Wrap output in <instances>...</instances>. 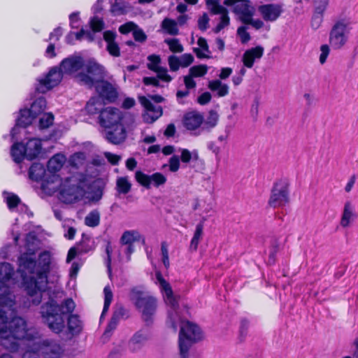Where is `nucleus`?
Masks as SVG:
<instances>
[{"label": "nucleus", "mask_w": 358, "mask_h": 358, "mask_svg": "<svg viewBox=\"0 0 358 358\" xmlns=\"http://www.w3.org/2000/svg\"><path fill=\"white\" fill-rule=\"evenodd\" d=\"M133 37L136 41L143 43L147 39V36L143 31V30L138 25H136V28L132 31Z\"/></svg>", "instance_id": "obj_50"}, {"label": "nucleus", "mask_w": 358, "mask_h": 358, "mask_svg": "<svg viewBox=\"0 0 358 358\" xmlns=\"http://www.w3.org/2000/svg\"><path fill=\"white\" fill-rule=\"evenodd\" d=\"M203 229V221L201 222L196 227V230L194 236L190 243V248L196 250L199 241L202 237Z\"/></svg>", "instance_id": "obj_39"}, {"label": "nucleus", "mask_w": 358, "mask_h": 358, "mask_svg": "<svg viewBox=\"0 0 358 358\" xmlns=\"http://www.w3.org/2000/svg\"><path fill=\"white\" fill-rule=\"evenodd\" d=\"M100 214L97 210L90 212L85 218V223L87 226L94 227L99 224Z\"/></svg>", "instance_id": "obj_42"}, {"label": "nucleus", "mask_w": 358, "mask_h": 358, "mask_svg": "<svg viewBox=\"0 0 358 358\" xmlns=\"http://www.w3.org/2000/svg\"><path fill=\"white\" fill-rule=\"evenodd\" d=\"M87 186V177L76 173L66 178L60 185L59 199L65 203H72L80 200L85 194Z\"/></svg>", "instance_id": "obj_8"}, {"label": "nucleus", "mask_w": 358, "mask_h": 358, "mask_svg": "<svg viewBox=\"0 0 358 358\" xmlns=\"http://www.w3.org/2000/svg\"><path fill=\"white\" fill-rule=\"evenodd\" d=\"M139 101L145 108V113L143 115V120L147 123H152L162 115L161 106L153 104L150 99L145 96H140Z\"/></svg>", "instance_id": "obj_16"}, {"label": "nucleus", "mask_w": 358, "mask_h": 358, "mask_svg": "<svg viewBox=\"0 0 358 358\" xmlns=\"http://www.w3.org/2000/svg\"><path fill=\"white\" fill-rule=\"evenodd\" d=\"M351 27L350 22L345 19L337 20L330 32L329 42L333 49L342 48L348 42Z\"/></svg>", "instance_id": "obj_10"}, {"label": "nucleus", "mask_w": 358, "mask_h": 358, "mask_svg": "<svg viewBox=\"0 0 358 358\" xmlns=\"http://www.w3.org/2000/svg\"><path fill=\"white\" fill-rule=\"evenodd\" d=\"M184 83L187 90L194 89L196 87V82L194 80V77L191 76L189 73L184 77Z\"/></svg>", "instance_id": "obj_64"}, {"label": "nucleus", "mask_w": 358, "mask_h": 358, "mask_svg": "<svg viewBox=\"0 0 358 358\" xmlns=\"http://www.w3.org/2000/svg\"><path fill=\"white\" fill-rule=\"evenodd\" d=\"M148 60L149 62L148 64V68L152 71L161 66L159 65L161 63V58L159 55H151L148 56Z\"/></svg>", "instance_id": "obj_44"}, {"label": "nucleus", "mask_w": 358, "mask_h": 358, "mask_svg": "<svg viewBox=\"0 0 358 358\" xmlns=\"http://www.w3.org/2000/svg\"><path fill=\"white\" fill-rule=\"evenodd\" d=\"M264 50V48L260 45L247 50L242 57L244 66L249 69L252 68L255 62L262 57Z\"/></svg>", "instance_id": "obj_24"}, {"label": "nucleus", "mask_w": 358, "mask_h": 358, "mask_svg": "<svg viewBox=\"0 0 358 358\" xmlns=\"http://www.w3.org/2000/svg\"><path fill=\"white\" fill-rule=\"evenodd\" d=\"M246 24H250L255 29H259L262 28L264 25V23L262 20L259 19H253L252 17H250V19L245 22Z\"/></svg>", "instance_id": "obj_62"}, {"label": "nucleus", "mask_w": 358, "mask_h": 358, "mask_svg": "<svg viewBox=\"0 0 358 358\" xmlns=\"http://www.w3.org/2000/svg\"><path fill=\"white\" fill-rule=\"evenodd\" d=\"M103 22L102 20L99 17H94L90 21V27L92 30L90 31L93 34V37L94 36V33L96 31H100L103 28Z\"/></svg>", "instance_id": "obj_47"}, {"label": "nucleus", "mask_w": 358, "mask_h": 358, "mask_svg": "<svg viewBox=\"0 0 358 358\" xmlns=\"http://www.w3.org/2000/svg\"><path fill=\"white\" fill-rule=\"evenodd\" d=\"M104 156L113 165H117L121 159L120 156L110 153L109 152H105Z\"/></svg>", "instance_id": "obj_63"}, {"label": "nucleus", "mask_w": 358, "mask_h": 358, "mask_svg": "<svg viewBox=\"0 0 358 358\" xmlns=\"http://www.w3.org/2000/svg\"><path fill=\"white\" fill-rule=\"evenodd\" d=\"M118 324V319L115 315L113 316L103 333V336L109 338L112 332L116 329Z\"/></svg>", "instance_id": "obj_45"}, {"label": "nucleus", "mask_w": 358, "mask_h": 358, "mask_svg": "<svg viewBox=\"0 0 358 358\" xmlns=\"http://www.w3.org/2000/svg\"><path fill=\"white\" fill-rule=\"evenodd\" d=\"M162 260L164 266L167 268L169 267V250L167 244L163 242L161 245Z\"/></svg>", "instance_id": "obj_51"}, {"label": "nucleus", "mask_w": 358, "mask_h": 358, "mask_svg": "<svg viewBox=\"0 0 358 358\" xmlns=\"http://www.w3.org/2000/svg\"><path fill=\"white\" fill-rule=\"evenodd\" d=\"M169 170L176 172L180 169V158L178 155H173L169 160Z\"/></svg>", "instance_id": "obj_55"}, {"label": "nucleus", "mask_w": 358, "mask_h": 358, "mask_svg": "<svg viewBox=\"0 0 358 358\" xmlns=\"http://www.w3.org/2000/svg\"><path fill=\"white\" fill-rule=\"evenodd\" d=\"M329 0H315V12L317 14H324Z\"/></svg>", "instance_id": "obj_49"}, {"label": "nucleus", "mask_w": 358, "mask_h": 358, "mask_svg": "<svg viewBox=\"0 0 358 358\" xmlns=\"http://www.w3.org/2000/svg\"><path fill=\"white\" fill-rule=\"evenodd\" d=\"M25 336L22 342L27 347L25 352L31 353V358H61L64 350L59 341L54 339H41L34 329H27L25 324Z\"/></svg>", "instance_id": "obj_5"}, {"label": "nucleus", "mask_w": 358, "mask_h": 358, "mask_svg": "<svg viewBox=\"0 0 358 358\" xmlns=\"http://www.w3.org/2000/svg\"><path fill=\"white\" fill-rule=\"evenodd\" d=\"M203 122V116L196 112L187 113L183 117L184 127L189 131L199 129Z\"/></svg>", "instance_id": "obj_25"}, {"label": "nucleus", "mask_w": 358, "mask_h": 358, "mask_svg": "<svg viewBox=\"0 0 358 358\" xmlns=\"http://www.w3.org/2000/svg\"><path fill=\"white\" fill-rule=\"evenodd\" d=\"M62 71L59 67L52 68L46 76L39 80V85L37 90L39 92L45 93L48 90L57 86L62 80Z\"/></svg>", "instance_id": "obj_14"}, {"label": "nucleus", "mask_w": 358, "mask_h": 358, "mask_svg": "<svg viewBox=\"0 0 358 358\" xmlns=\"http://www.w3.org/2000/svg\"><path fill=\"white\" fill-rule=\"evenodd\" d=\"M208 87L211 91L216 92L219 97L225 96L229 94V86L220 80L209 81Z\"/></svg>", "instance_id": "obj_28"}, {"label": "nucleus", "mask_w": 358, "mask_h": 358, "mask_svg": "<svg viewBox=\"0 0 358 358\" xmlns=\"http://www.w3.org/2000/svg\"><path fill=\"white\" fill-rule=\"evenodd\" d=\"M129 299L140 314L141 320L146 325H151L158 307L157 298L140 288L134 287L130 291Z\"/></svg>", "instance_id": "obj_7"}, {"label": "nucleus", "mask_w": 358, "mask_h": 358, "mask_svg": "<svg viewBox=\"0 0 358 358\" xmlns=\"http://www.w3.org/2000/svg\"><path fill=\"white\" fill-rule=\"evenodd\" d=\"M218 115L216 112L210 111L209 116L206 122V124L208 125L210 128L214 127L217 122Z\"/></svg>", "instance_id": "obj_58"}, {"label": "nucleus", "mask_w": 358, "mask_h": 358, "mask_svg": "<svg viewBox=\"0 0 358 358\" xmlns=\"http://www.w3.org/2000/svg\"><path fill=\"white\" fill-rule=\"evenodd\" d=\"M257 10L265 21L275 22L282 14L283 9L280 4L268 3L259 6Z\"/></svg>", "instance_id": "obj_19"}, {"label": "nucleus", "mask_w": 358, "mask_h": 358, "mask_svg": "<svg viewBox=\"0 0 358 358\" xmlns=\"http://www.w3.org/2000/svg\"><path fill=\"white\" fill-rule=\"evenodd\" d=\"M237 34L242 43H246L250 40V34L247 31V27L245 26L240 27L238 29Z\"/></svg>", "instance_id": "obj_53"}, {"label": "nucleus", "mask_w": 358, "mask_h": 358, "mask_svg": "<svg viewBox=\"0 0 358 358\" xmlns=\"http://www.w3.org/2000/svg\"><path fill=\"white\" fill-rule=\"evenodd\" d=\"M122 119L121 112L114 108H106L101 111L99 115V123L106 128L110 129L120 123Z\"/></svg>", "instance_id": "obj_17"}, {"label": "nucleus", "mask_w": 358, "mask_h": 358, "mask_svg": "<svg viewBox=\"0 0 358 358\" xmlns=\"http://www.w3.org/2000/svg\"><path fill=\"white\" fill-rule=\"evenodd\" d=\"M161 28L164 33L171 36H177L179 34L178 22L176 20L166 17L161 23Z\"/></svg>", "instance_id": "obj_29"}, {"label": "nucleus", "mask_w": 358, "mask_h": 358, "mask_svg": "<svg viewBox=\"0 0 358 358\" xmlns=\"http://www.w3.org/2000/svg\"><path fill=\"white\" fill-rule=\"evenodd\" d=\"M140 238L138 232L136 231H126L122 234L120 241L124 245H133V243L138 241Z\"/></svg>", "instance_id": "obj_37"}, {"label": "nucleus", "mask_w": 358, "mask_h": 358, "mask_svg": "<svg viewBox=\"0 0 358 358\" xmlns=\"http://www.w3.org/2000/svg\"><path fill=\"white\" fill-rule=\"evenodd\" d=\"M155 283L158 285L166 304L169 306L168 323L174 331L178 326H180L179 334V349L180 358H198L189 352L192 344L202 338V332L200 328L194 323L183 321L179 312L178 302L176 296L173 295L170 284L163 278L161 272H155Z\"/></svg>", "instance_id": "obj_2"}, {"label": "nucleus", "mask_w": 358, "mask_h": 358, "mask_svg": "<svg viewBox=\"0 0 358 358\" xmlns=\"http://www.w3.org/2000/svg\"><path fill=\"white\" fill-rule=\"evenodd\" d=\"M54 121V116L51 113H45L40 115L38 127L41 129L48 128Z\"/></svg>", "instance_id": "obj_41"}, {"label": "nucleus", "mask_w": 358, "mask_h": 358, "mask_svg": "<svg viewBox=\"0 0 358 358\" xmlns=\"http://www.w3.org/2000/svg\"><path fill=\"white\" fill-rule=\"evenodd\" d=\"M131 189V183L128 176L119 177L116 180V189L120 194H127Z\"/></svg>", "instance_id": "obj_34"}, {"label": "nucleus", "mask_w": 358, "mask_h": 358, "mask_svg": "<svg viewBox=\"0 0 358 358\" xmlns=\"http://www.w3.org/2000/svg\"><path fill=\"white\" fill-rule=\"evenodd\" d=\"M59 69L63 73L73 76L76 82L92 87L105 77V69L96 60L90 59L84 62L80 56L72 55L63 59Z\"/></svg>", "instance_id": "obj_4"}, {"label": "nucleus", "mask_w": 358, "mask_h": 358, "mask_svg": "<svg viewBox=\"0 0 358 358\" xmlns=\"http://www.w3.org/2000/svg\"><path fill=\"white\" fill-rule=\"evenodd\" d=\"M45 173V170L43 164L40 163H34L29 169V178L35 181L43 180Z\"/></svg>", "instance_id": "obj_30"}, {"label": "nucleus", "mask_w": 358, "mask_h": 358, "mask_svg": "<svg viewBox=\"0 0 358 358\" xmlns=\"http://www.w3.org/2000/svg\"><path fill=\"white\" fill-rule=\"evenodd\" d=\"M76 307L71 299H64L58 303L55 299L50 298L40 308V314L43 322L55 334H60L66 327L71 336H77L83 330V324L78 315L72 314Z\"/></svg>", "instance_id": "obj_3"}, {"label": "nucleus", "mask_w": 358, "mask_h": 358, "mask_svg": "<svg viewBox=\"0 0 358 358\" xmlns=\"http://www.w3.org/2000/svg\"><path fill=\"white\" fill-rule=\"evenodd\" d=\"M209 17L206 13H203L198 20V27L201 31H205L208 27Z\"/></svg>", "instance_id": "obj_56"}, {"label": "nucleus", "mask_w": 358, "mask_h": 358, "mask_svg": "<svg viewBox=\"0 0 358 358\" xmlns=\"http://www.w3.org/2000/svg\"><path fill=\"white\" fill-rule=\"evenodd\" d=\"M12 266L7 262L0 264V317L1 320H12L15 317V296L12 285L17 281Z\"/></svg>", "instance_id": "obj_6"}, {"label": "nucleus", "mask_w": 358, "mask_h": 358, "mask_svg": "<svg viewBox=\"0 0 358 358\" xmlns=\"http://www.w3.org/2000/svg\"><path fill=\"white\" fill-rule=\"evenodd\" d=\"M80 41L82 38H85L89 41L94 40L93 34L89 30L82 29L79 32L74 33L70 32L66 37V41L68 43H72L73 38Z\"/></svg>", "instance_id": "obj_32"}, {"label": "nucleus", "mask_w": 358, "mask_h": 358, "mask_svg": "<svg viewBox=\"0 0 358 358\" xmlns=\"http://www.w3.org/2000/svg\"><path fill=\"white\" fill-rule=\"evenodd\" d=\"M168 63L171 71H176L181 66L178 57L172 55L168 57Z\"/></svg>", "instance_id": "obj_52"}, {"label": "nucleus", "mask_w": 358, "mask_h": 358, "mask_svg": "<svg viewBox=\"0 0 358 358\" xmlns=\"http://www.w3.org/2000/svg\"><path fill=\"white\" fill-rule=\"evenodd\" d=\"M25 241L26 252L18 258L17 273H20L22 284L27 293L24 306L29 308L41 302L53 259L51 252L45 250L36 259L35 252L38 248V240L34 234H27Z\"/></svg>", "instance_id": "obj_1"}, {"label": "nucleus", "mask_w": 358, "mask_h": 358, "mask_svg": "<svg viewBox=\"0 0 358 358\" xmlns=\"http://www.w3.org/2000/svg\"><path fill=\"white\" fill-rule=\"evenodd\" d=\"M41 152V140L38 138H29L25 143H15L10 149V155L16 163L21 162L24 159H36L39 157Z\"/></svg>", "instance_id": "obj_9"}, {"label": "nucleus", "mask_w": 358, "mask_h": 358, "mask_svg": "<svg viewBox=\"0 0 358 358\" xmlns=\"http://www.w3.org/2000/svg\"><path fill=\"white\" fill-rule=\"evenodd\" d=\"M206 5L212 13L221 15L220 22L215 29V32L218 33L229 24L228 11L225 8L220 5L216 0H206Z\"/></svg>", "instance_id": "obj_18"}, {"label": "nucleus", "mask_w": 358, "mask_h": 358, "mask_svg": "<svg viewBox=\"0 0 358 358\" xmlns=\"http://www.w3.org/2000/svg\"><path fill=\"white\" fill-rule=\"evenodd\" d=\"M181 67H187L194 62V57L189 53H185L178 57Z\"/></svg>", "instance_id": "obj_54"}, {"label": "nucleus", "mask_w": 358, "mask_h": 358, "mask_svg": "<svg viewBox=\"0 0 358 358\" xmlns=\"http://www.w3.org/2000/svg\"><path fill=\"white\" fill-rule=\"evenodd\" d=\"M320 62L323 64L329 54V48L327 45H323L320 48Z\"/></svg>", "instance_id": "obj_61"}, {"label": "nucleus", "mask_w": 358, "mask_h": 358, "mask_svg": "<svg viewBox=\"0 0 358 358\" xmlns=\"http://www.w3.org/2000/svg\"><path fill=\"white\" fill-rule=\"evenodd\" d=\"M115 33L111 31H106L103 33V38L107 43L106 49L109 54L113 57H119L120 51L117 43L115 42Z\"/></svg>", "instance_id": "obj_26"}, {"label": "nucleus", "mask_w": 358, "mask_h": 358, "mask_svg": "<svg viewBox=\"0 0 358 358\" xmlns=\"http://www.w3.org/2000/svg\"><path fill=\"white\" fill-rule=\"evenodd\" d=\"M164 43L167 44L169 50L173 53H181L184 50L183 45L178 38H166Z\"/></svg>", "instance_id": "obj_38"}, {"label": "nucleus", "mask_w": 358, "mask_h": 358, "mask_svg": "<svg viewBox=\"0 0 358 358\" xmlns=\"http://www.w3.org/2000/svg\"><path fill=\"white\" fill-rule=\"evenodd\" d=\"M135 178L139 184L146 188H150L151 184L158 187L165 184L167 180L166 177L161 173L157 172L148 176L141 171L136 172Z\"/></svg>", "instance_id": "obj_15"}, {"label": "nucleus", "mask_w": 358, "mask_h": 358, "mask_svg": "<svg viewBox=\"0 0 358 358\" xmlns=\"http://www.w3.org/2000/svg\"><path fill=\"white\" fill-rule=\"evenodd\" d=\"M224 3L233 8V11L238 15L240 20L245 23L254 15V9L247 0H225Z\"/></svg>", "instance_id": "obj_13"}, {"label": "nucleus", "mask_w": 358, "mask_h": 358, "mask_svg": "<svg viewBox=\"0 0 358 358\" xmlns=\"http://www.w3.org/2000/svg\"><path fill=\"white\" fill-rule=\"evenodd\" d=\"M357 217L355 206L350 201H345L340 220V225L343 228H348Z\"/></svg>", "instance_id": "obj_23"}, {"label": "nucleus", "mask_w": 358, "mask_h": 358, "mask_svg": "<svg viewBox=\"0 0 358 358\" xmlns=\"http://www.w3.org/2000/svg\"><path fill=\"white\" fill-rule=\"evenodd\" d=\"M208 69L205 64L193 66L189 69V73L194 78L202 77L207 73Z\"/></svg>", "instance_id": "obj_43"}, {"label": "nucleus", "mask_w": 358, "mask_h": 358, "mask_svg": "<svg viewBox=\"0 0 358 358\" xmlns=\"http://www.w3.org/2000/svg\"><path fill=\"white\" fill-rule=\"evenodd\" d=\"M110 11L114 15H120L124 13V8L120 3L115 2L110 8Z\"/></svg>", "instance_id": "obj_60"}, {"label": "nucleus", "mask_w": 358, "mask_h": 358, "mask_svg": "<svg viewBox=\"0 0 358 358\" xmlns=\"http://www.w3.org/2000/svg\"><path fill=\"white\" fill-rule=\"evenodd\" d=\"M323 14H317L315 12L311 20V26L314 29H318L322 22Z\"/></svg>", "instance_id": "obj_59"}, {"label": "nucleus", "mask_w": 358, "mask_h": 358, "mask_svg": "<svg viewBox=\"0 0 358 358\" xmlns=\"http://www.w3.org/2000/svg\"><path fill=\"white\" fill-rule=\"evenodd\" d=\"M104 294V305L103 311L101 315V319L103 318V315L107 313L113 301V294L112 289L109 285H106L103 289Z\"/></svg>", "instance_id": "obj_40"}, {"label": "nucleus", "mask_w": 358, "mask_h": 358, "mask_svg": "<svg viewBox=\"0 0 358 358\" xmlns=\"http://www.w3.org/2000/svg\"><path fill=\"white\" fill-rule=\"evenodd\" d=\"M66 159L62 154H56L48 162V170L51 173L59 171L64 164Z\"/></svg>", "instance_id": "obj_27"}, {"label": "nucleus", "mask_w": 358, "mask_h": 358, "mask_svg": "<svg viewBox=\"0 0 358 358\" xmlns=\"http://www.w3.org/2000/svg\"><path fill=\"white\" fill-rule=\"evenodd\" d=\"M103 104L100 98H92L87 103L85 110L90 115H94L98 113H101L103 110Z\"/></svg>", "instance_id": "obj_33"}, {"label": "nucleus", "mask_w": 358, "mask_h": 358, "mask_svg": "<svg viewBox=\"0 0 358 358\" xmlns=\"http://www.w3.org/2000/svg\"><path fill=\"white\" fill-rule=\"evenodd\" d=\"M85 160V155L83 152H77L73 155L70 159L71 164L73 166L78 167L82 165Z\"/></svg>", "instance_id": "obj_46"}, {"label": "nucleus", "mask_w": 358, "mask_h": 358, "mask_svg": "<svg viewBox=\"0 0 358 358\" xmlns=\"http://www.w3.org/2000/svg\"><path fill=\"white\" fill-rule=\"evenodd\" d=\"M136 25L137 24L133 22H129L121 25L119 28V31L123 34H128L129 32L133 31Z\"/></svg>", "instance_id": "obj_57"}, {"label": "nucleus", "mask_w": 358, "mask_h": 358, "mask_svg": "<svg viewBox=\"0 0 358 358\" xmlns=\"http://www.w3.org/2000/svg\"><path fill=\"white\" fill-rule=\"evenodd\" d=\"M106 139L113 144L122 143L127 136L126 130L124 126L119 123L104 133Z\"/></svg>", "instance_id": "obj_22"}, {"label": "nucleus", "mask_w": 358, "mask_h": 358, "mask_svg": "<svg viewBox=\"0 0 358 358\" xmlns=\"http://www.w3.org/2000/svg\"><path fill=\"white\" fill-rule=\"evenodd\" d=\"M289 201V182L285 178L276 180L271 189L268 205L273 208L283 206Z\"/></svg>", "instance_id": "obj_11"}, {"label": "nucleus", "mask_w": 358, "mask_h": 358, "mask_svg": "<svg viewBox=\"0 0 358 358\" xmlns=\"http://www.w3.org/2000/svg\"><path fill=\"white\" fill-rule=\"evenodd\" d=\"M180 158L181 161L183 163L187 164L190 162V161H197L199 158V152L196 150H194L190 152L187 149H180Z\"/></svg>", "instance_id": "obj_36"}, {"label": "nucleus", "mask_w": 358, "mask_h": 358, "mask_svg": "<svg viewBox=\"0 0 358 358\" xmlns=\"http://www.w3.org/2000/svg\"><path fill=\"white\" fill-rule=\"evenodd\" d=\"M46 108V101L43 97L36 99L28 109L31 114L36 118L43 113Z\"/></svg>", "instance_id": "obj_31"}, {"label": "nucleus", "mask_w": 358, "mask_h": 358, "mask_svg": "<svg viewBox=\"0 0 358 358\" xmlns=\"http://www.w3.org/2000/svg\"><path fill=\"white\" fill-rule=\"evenodd\" d=\"M150 339V332L147 329L136 331L127 342V349L131 353H138L145 347Z\"/></svg>", "instance_id": "obj_12"}, {"label": "nucleus", "mask_w": 358, "mask_h": 358, "mask_svg": "<svg viewBox=\"0 0 358 358\" xmlns=\"http://www.w3.org/2000/svg\"><path fill=\"white\" fill-rule=\"evenodd\" d=\"M103 78L104 77L94 83L96 84V90L103 99L112 102L117 98V91L110 83L103 81Z\"/></svg>", "instance_id": "obj_21"}, {"label": "nucleus", "mask_w": 358, "mask_h": 358, "mask_svg": "<svg viewBox=\"0 0 358 358\" xmlns=\"http://www.w3.org/2000/svg\"><path fill=\"white\" fill-rule=\"evenodd\" d=\"M35 117L31 114L28 109L24 108L20 110L19 115L16 120V124L12 129L10 135L13 139L17 138V134L21 133L22 128L31 124Z\"/></svg>", "instance_id": "obj_20"}, {"label": "nucleus", "mask_w": 358, "mask_h": 358, "mask_svg": "<svg viewBox=\"0 0 358 358\" xmlns=\"http://www.w3.org/2000/svg\"><path fill=\"white\" fill-rule=\"evenodd\" d=\"M3 197L10 210H13L20 202V198L16 194L11 192H4L3 193Z\"/></svg>", "instance_id": "obj_35"}, {"label": "nucleus", "mask_w": 358, "mask_h": 358, "mask_svg": "<svg viewBox=\"0 0 358 358\" xmlns=\"http://www.w3.org/2000/svg\"><path fill=\"white\" fill-rule=\"evenodd\" d=\"M154 71L157 73V78H159L163 81L169 83L172 80L171 76L168 74V70L166 67L160 66Z\"/></svg>", "instance_id": "obj_48"}]
</instances>
